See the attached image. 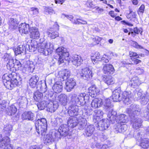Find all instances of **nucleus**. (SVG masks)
<instances>
[{
    "mask_svg": "<svg viewBox=\"0 0 149 149\" xmlns=\"http://www.w3.org/2000/svg\"><path fill=\"white\" fill-rule=\"evenodd\" d=\"M56 52L58 54L59 56L58 59L59 65L63 63L65 58L68 57L69 56V54L67 52L66 49L63 47L58 48L56 50Z\"/></svg>",
    "mask_w": 149,
    "mask_h": 149,
    "instance_id": "nucleus-7",
    "label": "nucleus"
},
{
    "mask_svg": "<svg viewBox=\"0 0 149 149\" xmlns=\"http://www.w3.org/2000/svg\"><path fill=\"white\" fill-rule=\"evenodd\" d=\"M108 114V117L109 118V120L113 123H115L117 118V112L113 110L112 108L109 109Z\"/></svg>",
    "mask_w": 149,
    "mask_h": 149,
    "instance_id": "nucleus-24",
    "label": "nucleus"
},
{
    "mask_svg": "<svg viewBox=\"0 0 149 149\" xmlns=\"http://www.w3.org/2000/svg\"><path fill=\"white\" fill-rule=\"evenodd\" d=\"M103 70L105 74L110 75L113 73L114 68L111 64H106L103 66Z\"/></svg>",
    "mask_w": 149,
    "mask_h": 149,
    "instance_id": "nucleus-21",
    "label": "nucleus"
},
{
    "mask_svg": "<svg viewBox=\"0 0 149 149\" xmlns=\"http://www.w3.org/2000/svg\"><path fill=\"white\" fill-rule=\"evenodd\" d=\"M43 93L39 91H36L33 95V97L34 100L37 102H41L43 99Z\"/></svg>",
    "mask_w": 149,
    "mask_h": 149,
    "instance_id": "nucleus-39",
    "label": "nucleus"
},
{
    "mask_svg": "<svg viewBox=\"0 0 149 149\" xmlns=\"http://www.w3.org/2000/svg\"><path fill=\"white\" fill-rule=\"evenodd\" d=\"M77 122L78 120L76 117L71 116L68 121V127L74 128L77 125Z\"/></svg>",
    "mask_w": 149,
    "mask_h": 149,
    "instance_id": "nucleus-30",
    "label": "nucleus"
},
{
    "mask_svg": "<svg viewBox=\"0 0 149 149\" xmlns=\"http://www.w3.org/2000/svg\"><path fill=\"white\" fill-rule=\"evenodd\" d=\"M31 10L32 11L33 14L35 15H37L39 13V10L37 8H31Z\"/></svg>",
    "mask_w": 149,
    "mask_h": 149,
    "instance_id": "nucleus-63",
    "label": "nucleus"
},
{
    "mask_svg": "<svg viewBox=\"0 0 149 149\" xmlns=\"http://www.w3.org/2000/svg\"><path fill=\"white\" fill-rule=\"evenodd\" d=\"M140 81L137 77L133 78L129 82L130 86L133 88H136L141 84Z\"/></svg>",
    "mask_w": 149,
    "mask_h": 149,
    "instance_id": "nucleus-28",
    "label": "nucleus"
},
{
    "mask_svg": "<svg viewBox=\"0 0 149 149\" xmlns=\"http://www.w3.org/2000/svg\"><path fill=\"white\" fill-rule=\"evenodd\" d=\"M79 111L78 106L76 105L71 104L69 105L68 108V112L71 116H77Z\"/></svg>",
    "mask_w": 149,
    "mask_h": 149,
    "instance_id": "nucleus-13",
    "label": "nucleus"
},
{
    "mask_svg": "<svg viewBox=\"0 0 149 149\" xmlns=\"http://www.w3.org/2000/svg\"><path fill=\"white\" fill-rule=\"evenodd\" d=\"M127 112L131 118L136 117L139 115L141 109L139 106L135 104H132L130 106L129 108L126 110Z\"/></svg>",
    "mask_w": 149,
    "mask_h": 149,
    "instance_id": "nucleus-8",
    "label": "nucleus"
},
{
    "mask_svg": "<svg viewBox=\"0 0 149 149\" xmlns=\"http://www.w3.org/2000/svg\"><path fill=\"white\" fill-rule=\"evenodd\" d=\"M47 124L45 118H38L36 123V127L37 132L39 134L44 135L47 130Z\"/></svg>",
    "mask_w": 149,
    "mask_h": 149,
    "instance_id": "nucleus-4",
    "label": "nucleus"
},
{
    "mask_svg": "<svg viewBox=\"0 0 149 149\" xmlns=\"http://www.w3.org/2000/svg\"><path fill=\"white\" fill-rule=\"evenodd\" d=\"M44 13L46 14L51 15L54 13V10L51 8L45 7L44 8Z\"/></svg>",
    "mask_w": 149,
    "mask_h": 149,
    "instance_id": "nucleus-54",
    "label": "nucleus"
},
{
    "mask_svg": "<svg viewBox=\"0 0 149 149\" xmlns=\"http://www.w3.org/2000/svg\"><path fill=\"white\" fill-rule=\"evenodd\" d=\"M103 104L102 100L101 98H96L93 99L91 103V107L94 108L100 107Z\"/></svg>",
    "mask_w": 149,
    "mask_h": 149,
    "instance_id": "nucleus-31",
    "label": "nucleus"
},
{
    "mask_svg": "<svg viewBox=\"0 0 149 149\" xmlns=\"http://www.w3.org/2000/svg\"><path fill=\"white\" fill-rule=\"evenodd\" d=\"M34 117V113L30 111L25 112L22 115L23 120H33Z\"/></svg>",
    "mask_w": 149,
    "mask_h": 149,
    "instance_id": "nucleus-26",
    "label": "nucleus"
},
{
    "mask_svg": "<svg viewBox=\"0 0 149 149\" xmlns=\"http://www.w3.org/2000/svg\"><path fill=\"white\" fill-rule=\"evenodd\" d=\"M59 74L61 78V80L63 81L68 78L70 76V72L67 69H64L59 72Z\"/></svg>",
    "mask_w": 149,
    "mask_h": 149,
    "instance_id": "nucleus-22",
    "label": "nucleus"
},
{
    "mask_svg": "<svg viewBox=\"0 0 149 149\" xmlns=\"http://www.w3.org/2000/svg\"><path fill=\"white\" fill-rule=\"evenodd\" d=\"M58 107V104L57 103H49L47 106L49 111L52 113L54 112L57 109Z\"/></svg>",
    "mask_w": 149,
    "mask_h": 149,
    "instance_id": "nucleus-41",
    "label": "nucleus"
},
{
    "mask_svg": "<svg viewBox=\"0 0 149 149\" xmlns=\"http://www.w3.org/2000/svg\"><path fill=\"white\" fill-rule=\"evenodd\" d=\"M91 59L93 63L94 64V63H96V61H101L102 58L100 56L99 53L98 52H96L93 56L91 57Z\"/></svg>",
    "mask_w": 149,
    "mask_h": 149,
    "instance_id": "nucleus-46",
    "label": "nucleus"
},
{
    "mask_svg": "<svg viewBox=\"0 0 149 149\" xmlns=\"http://www.w3.org/2000/svg\"><path fill=\"white\" fill-rule=\"evenodd\" d=\"M94 113L95 115L93 116V120L94 123H96L99 120L100 117L102 116L104 113L103 111L100 109L95 110Z\"/></svg>",
    "mask_w": 149,
    "mask_h": 149,
    "instance_id": "nucleus-32",
    "label": "nucleus"
},
{
    "mask_svg": "<svg viewBox=\"0 0 149 149\" xmlns=\"http://www.w3.org/2000/svg\"><path fill=\"white\" fill-rule=\"evenodd\" d=\"M135 72L138 74H143L144 72V70L142 68H137L135 71Z\"/></svg>",
    "mask_w": 149,
    "mask_h": 149,
    "instance_id": "nucleus-60",
    "label": "nucleus"
},
{
    "mask_svg": "<svg viewBox=\"0 0 149 149\" xmlns=\"http://www.w3.org/2000/svg\"><path fill=\"white\" fill-rule=\"evenodd\" d=\"M15 73H7L2 77L3 82L6 87L8 89L12 90L18 84V82L16 78Z\"/></svg>",
    "mask_w": 149,
    "mask_h": 149,
    "instance_id": "nucleus-1",
    "label": "nucleus"
},
{
    "mask_svg": "<svg viewBox=\"0 0 149 149\" xmlns=\"http://www.w3.org/2000/svg\"><path fill=\"white\" fill-rule=\"evenodd\" d=\"M95 130L94 126L93 125H88L84 130V134L86 136H91Z\"/></svg>",
    "mask_w": 149,
    "mask_h": 149,
    "instance_id": "nucleus-25",
    "label": "nucleus"
},
{
    "mask_svg": "<svg viewBox=\"0 0 149 149\" xmlns=\"http://www.w3.org/2000/svg\"><path fill=\"white\" fill-rule=\"evenodd\" d=\"M86 124V119L81 118L79 119L77 122V125L78 128L80 130H83L85 127Z\"/></svg>",
    "mask_w": 149,
    "mask_h": 149,
    "instance_id": "nucleus-36",
    "label": "nucleus"
},
{
    "mask_svg": "<svg viewBox=\"0 0 149 149\" xmlns=\"http://www.w3.org/2000/svg\"><path fill=\"white\" fill-rule=\"evenodd\" d=\"M54 141V137L52 134H49L47 135L45 138L44 142L45 144L48 145Z\"/></svg>",
    "mask_w": 149,
    "mask_h": 149,
    "instance_id": "nucleus-40",
    "label": "nucleus"
},
{
    "mask_svg": "<svg viewBox=\"0 0 149 149\" xmlns=\"http://www.w3.org/2000/svg\"><path fill=\"white\" fill-rule=\"evenodd\" d=\"M66 86L65 88L68 92H70L73 89L76 85L74 80L72 78L68 79L65 83Z\"/></svg>",
    "mask_w": 149,
    "mask_h": 149,
    "instance_id": "nucleus-17",
    "label": "nucleus"
},
{
    "mask_svg": "<svg viewBox=\"0 0 149 149\" xmlns=\"http://www.w3.org/2000/svg\"><path fill=\"white\" fill-rule=\"evenodd\" d=\"M129 55L131 58L130 60V62L127 63V64H137L141 62V61L137 58H139V55L135 52H133L130 51L129 52Z\"/></svg>",
    "mask_w": 149,
    "mask_h": 149,
    "instance_id": "nucleus-11",
    "label": "nucleus"
},
{
    "mask_svg": "<svg viewBox=\"0 0 149 149\" xmlns=\"http://www.w3.org/2000/svg\"><path fill=\"white\" fill-rule=\"evenodd\" d=\"M58 99L60 104L63 106H65L67 103V96L64 94H61L58 97Z\"/></svg>",
    "mask_w": 149,
    "mask_h": 149,
    "instance_id": "nucleus-37",
    "label": "nucleus"
},
{
    "mask_svg": "<svg viewBox=\"0 0 149 149\" xmlns=\"http://www.w3.org/2000/svg\"><path fill=\"white\" fill-rule=\"evenodd\" d=\"M130 13L128 15L127 17H130L129 16H130L131 15H132V18H136V14L135 12H133L132 9L129 8Z\"/></svg>",
    "mask_w": 149,
    "mask_h": 149,
    "instance_id": "nucleus-61",
    "label": "nucleus"
},
{
    "mask_svg": "<svg viewBox=\"0 0 149 149\" xmlns=\"http://www.w3.org/2000/svg\"><path fill=\"white\" fill-rule=\"evenodd\" d=\"M132 119V123L133 128L137 130L140 128L142 125V120L141 119L137 117L131 118Z\"/></svg>",
    "mask_w": 149,
    "mask_h": 149,
    "instance_id": "nucleus-14",
    "label": "nucleus"
},
{
    "mask_svg": "<svg viewBox=\"0 0 149 149\" xmlns=\"http://www.w3.org/2000/svg\"><path fill=\"white\" fill-rule=\"evenodd\" d=\"M97 129L102 131L107 129L110 126L109 120L108 119H102L97 123Z\"/></svg>",
    "mask_w": 149,
    "mask_h": 149,
    "instance_id": "nucleus-10",
    "label": "nucleus"
},
{
    "mask_svg": "<svg viewBox=\"0 0 149 149\" xmlns=\"http://www.w3.org/2000/svg\"><path fill=\"white\" fill-rule=\"evenodd\" d=\"M25 50L24 46L22 45H19L15 49L14 52L15 54L17 55L20 54Z\"/></svg>",
    "mask_w": 149,
    "mask_h": 149,
    "instance_id": "nucleus-42",
    "label": "nucleus"
},
{
    "mask_svg": "<svg viewBox=\"0 0 149 149\" xmlns=\"http://www.w3.org/2000/svg\"><path fill=\"white\" fill-rule=\"evenodd\" d=\"M7 104V102L5 100H1L0 99V114L3 112Z\"/></svg>",
    "mask_w": 149,
    "mask_h": 149,
    "instance_id": "nucleus-48",
    "label": "nucleus"
},
{
    "mask_svg": "<svg viewBox=\"0 0 149 149\" xmlns=\"http://www.w3.org/2000/svg\"><path fill=\"white\" fill-rule=\"evenodd\" d=\"M53 49V45L51 42H44L38 44V52L45 56L51 54Z\"/></svg>",
    "mask_w": 149,
    "mask_h": 149,
    "instance_id": "nucleus-3",
    "label": "nucleus"
},
{
    "mask_svg": "<svg viewBox=\"0 0 149 149\" xmlns=\"http://www.w3.org/2000/svg\"><path fill=\"white\" fill-rule=\"evenodd\" d=\"M31 27H32L31 24L29 25L25 23H22L19 26V30L20 33L27 34L30 30Z\"/></svg>",
    "mask_w": 149,
    "mask_h": 149,
    "instance_id": "nucleus-15",
    "label": "nucleus"
},
{
    "mask_svg": "<svg viewBox=\"0 0 149 149\" xmlns=\"http://www.w3.org/2000/svg\"><path fill=\"white\" fill-rule=\"evenodd\" d=\"M17 110V109L15 106L12 105L8 108L6 111L8 115L12 116L16 113Z\"/></svg>",
    "mask_w": 149,
    "mask_h": 149,
    "instance_id": "nucleus-38",
    "label": "nucleus"
},
{
    "mask_svg": "<svg viewBox=\"0 0 149 149\" xmlns=\"http://www.w3.org/2000/svg\"><path fill=\"white\" fill-rule=\"evenodd\" d=\"M9 28L11 29L17 28L18 26L17 21L16 19L11 18L10 19L8 22Z\"/></svg>",
    "mask_w": 149,
    "mask_h": 149,
    "instance_id": "nucleus-35",
    "label": "nucleus"
},
{
    "mask_svg": "<svg viewBox=\"0 0 149 149\" xmlns=\"http://www.w3.org/2000/svg\"><path fill=\"white\" fill-rule=\"evenodd\" d=\"M115 121L120 123H126L128 121V119L127 116L125 114H121L117 116Z\"/></svg>",
    "mask_w": 149,
    "mask_h": 149,
    "instance_id": "nucleus-34",
    "label": "nucleus"
},
{
    "mask_svg": "<svg viewBox=\"0 0 149 149\" xmlns=\"http://www.w3.org/2000/svg\"><path fill=\"white\" fill-rule=\"evenodd\" d=\"M142 32V31L138 29L137 27H135L133 31H132L131 33L129 32L128 33L129 35L131 33L132 36L133 37H135L136 34H138L139 33L141 34Z\"/></svg>",
    "mask_w": 149,
    "mask_h": 149,
    "instance_id": "nucleus-52",
    "label": "nucleus"
},
{
    "mask_svg": "<svg viewBox=\"0 0 149 149\" xmlns=\"http://www.w3.org/2000/svg\"><path fill=\"white\" fill-rule=\"evenodd\" d=\"M14 64V67L13 68H15L16 70H18L21 66V63L18 60H15Z\"/></svg>",
    "mask_w": 149,
    "mask_h": 149,
    "instance_id": "nucleus-57",
    "label": "nucleus"
},
{
    "mask_svg": "<svg viewBox=\"0 0 149 149\" xmlns=\"http://www.w3.org/2000/svg\"><path fill=\"white\" fill-rule=\"evenodd\" d=\"M104 79L105 82L108 85L113 84L114 83V79L111 76L104 77Z\"/></svg>",
    "mask_w": 149,
    "mask_h": 149,
    "instance_id": "nucleus-47",
    "label": "nucleus"
},
{
    "mask_svg": "<svg viewBox=\"0 0 149 149\" xmlns=\"http://www.w3.org/2000/svg\"><path fill=\"white\" fill-rule=\"evenodd\" d=\"M77 76L85 80H89L92 78V72L89 68L86 67L79 70Z\"/></svg>",
    "mask_w": 149,
    "mask_h": 149,
    "instance_id": "nucleus-6",
    "label": "nucleus"
},
{
    "mask_svg": "<svg viewBox=\"0 0 149 149\" xmlns=\"http://www.w3.org/2000/svg\"><path fill=\"white\" fill-rule=\"evenodd\" d=\"M29 46V50L30 52H32L35 51L38 47V44L36 41H34L32 42L31 45H28Z\"/></svg>",
    "mask_w": 149,
    "mask_h": 149,
    "instance_id": "nucleus-44",
    "label": "nucleus"
},
{
    "mask_svg": "<svg viewBox=\"0 0 149 149\" xmlns=\"http://www.w3.org/2000/svg\"><path fill=\"white\" fill-rule=\"evenodd\" d=\"M62 84V83L61 81L57 82L54 84L52 88L54 91L57 93L61 92L63 87Z\"/></svg>",
    "mask_w": 149,
    "mask_h": 149,
    "instance_id": "nucleus-27",
    "label": "nucleus"
},
{
    "mask_svg": "<svg viewBox=\"0 0 149 149\" xmlns=\"http://www.w3.org/2000/svg\"><path fill=\"white\" fill-rule=\"evenodd\" d=\"M145 6L143 4H142L137 11L138 14L140 15L141 14H143L144 11Z\"/></svg>",
    "mask_w": 149,
    "mask_h": 149,
    "instance_id": "nucleus-59",
    "label": "nucleus"
},
{
    "mask_svg": "<svg viewBox=\"0 0 149 149\" xmlns=\"http://www.w3.org/2000/svg\"><path fill=\"white\" fill-rule=\"evenodd\" d=\"M39 77L35 75L31 77L29 80V84L32 88H35L38 84Z\"/></svg>",
    "mask_w": 149,
    "mask_h": 149,
    "instance_id": "nucleus-33",
    "label": "nucleus"
},
{
    "mask_svg": "<svg viewBox=\"0 0 149 149\" xmlns=\"http://www.w3.org/2000/svg\"><path fill=\"white\" fill-rule=\"evenodd\" d=\"M140 146L144 148H147L149 146V139H144L142 140L140 144Z\"/></svg>",
    "mask_w": 149,
    "mask_h": 149,
    "instance_id": "nucleus-50",
    "label": "nucleus"
},
{
    "mask_svg": "<svg viewBox=\"0 0 149 149\" xmlns=\"http://www.w3.org/2000/svg\"><path fill=\"white\" fill-rule=\"evenodd\" d=\"M139 100L142 104L145 105L149 101V97L145 94Z\"/></svg>",
    "mask_w": 149,
    "mask_h": 149,
    "instance_id": "nucleus-49",
    "label": "nucleus"
},
{
    "mask_svg": "<svg viewBox=\"0 0 149 149\" xmlns=\"http://www.w3.org/2000/svg\"><path fill=\"white\" fill-rule=\"evenodd\" d=\"M111 98H112L114 102L120 101L122 100L121 91L120 87L116 89L113 92V95Z\"/></svg>",
    "mask_w": 149,
    "mask_h": 149,
    "instance_id": "nucleus-12",
    "label": "nucleus"
},
{
    "mask_svg": "<svg viewBox=\"0 0 149 149\" xmlns=\"http://www.w3.org/2000/svg\"><path fill=\"white\" fill-rule=\"evenodd\" d=\"M131 93L130 91H124L123 93H121V97L122 100L125 99V98H127L128 97H131Z\"/></svg>",
    "mask_w": 149,
    "mask_h": 149,
    "instance_id": "nucleus-55",
    "label": "nucleus"
},
{
    "mask_svg": "<svg viewBox=\"0 0 149 149\" xmlns=\"http://www.w3.org/2000/svg\"><path fill=\"white\" fill-rule=\"evenodd\" d=\"M71 61L73 65L78 66L82 63L83 60L80 56L75 55L72 57Z\"/></svg>",
    "mask_w": 149,
    "mask_h": 149,
    "instance_id": "nucleus-29",
    "label": "nucleus"
},
{
    "mask_svg": "<svg viewBox=\"0 0 149 149\" xmlns=\"http://www.w3.org/2000/svg\"><path fill=\"white\" fill-rule=\"evenodd\" d=\"M9 138L7 136L1 137L0 136V148L3 149H13V146L10 143Z\"/></svg>",
    "mask_w": 149,
    "mask_h": 149,
    "instance_id": "nucleus-9",
    "label": "nucleus"
},
{
    "mask_svg": "<svg viewBox=\"0 0 149 149\" xmlns=\"http://www.w3.org/2000/svg\"><path fill=\"white\" fill-rule=\"evenodd\" d=\"M100 92L99 88L95 85H92L88 88L89 95L92 97H95Z\"/></svg>",
    "mask_w": 149,
    "mask_h": 149,
    "instance_id": "nucleus-16",
    "label": "nucleus"
},
{
    "mask_svg": "<svg viewBox=\"0 0 149 149\" xmlns=\"http://www.w3.org/2000/svg\"><path fill=\"white\" fill-rule=\"evenodd\" d=\"M3 58L5 61H8L9 60V59L12 58L10 54L7 53H6L4 54Z\"/></svg>",
    "mask_w": 149,
    "mask_h": 149,
    "instance_id": "nucleus-64",
    "label": "nucleus"
},
{
    "mask_svg": "<svg viewBox=\"0 0 149 149\" xmlns=\"http://www.w3.org/2000/svg\"><path fill=\"white\" fill-rule=\"evenodd\" d=\"M30 36L31 38L38 39L40 37V33L38 29L34 27H31Z\"/></svg>",
    "mask_w": 149,
    "mask_h": 149,
    "instance_id": "nucleus-19",
    "label": "nucleus"
},
{
    "mask_svg": "<svg viewBox=\"0 0 149 149\" xmlns=\"http://www.w3.org/2000/svg\"><path fill=\"white\" fill-rule=\"evenodd\" d=\"M12 129V127L11 125L7 124L4 126L3 129L4 132L6 133H9Z\"/></svg>",
    "mask_w": 149,
    "mask_h": 149,
    "instance_id": "nucleus-56",
    "label": "nucleus"
},
{
    "mask_svg": "<svg viewBox=\"0 0 149 149\" xmlns=\"http://www.w3.org/2000/svg\"><path fill=\"white\" fill-rule=\"evenodd\" d=\"M102 40V38L98 36H96L95 38L92 39L93 41L95 43L94 45L98 44L99 42Z\"/></svg>",
    "mask_w": 149,
    "mask_h": 149,
    "instance_id": "nucleus-62",
    "label": "nucleus"
},
{
    "mask_svg": "<svg viewBox=\"0 0 149 149\" xmlns=\"http://www.w3.org/2000/svg\"><path fill=\"white\" fill-rule=\"evenodd\" d=\"M56 29L51 28L48 33L49 36L52 39H54L58 36V33L57 31L59 30V26L57 24L55 25Z\"/></svg>",
    "mask_w": 149,
    "mask_h": 149,
    "instance_id": "nucleus-23",
    "label": "nucleus"
},
{
    "mask_svg": "<svg viewBox=\"0 0 149 149\" xmlns=\"http://www.w3.org/2000/svg\"><path fill=\"white\" fill-rule=\"evenodd\" d=\"M39 103L37 105L38 109L40 110L44 109L46 107H47V102L45 100H42L39 102Z\"/></svg>",
    "mask_w": 149,
    "mask_h": 149,
    "instance_id": "nucleus-45",
    "label": "nucleus"
},
{
    "mask_svg": "<svg viewBox=\"0 0 149 149\" xmlns=\"http://www.w3.org/2000/svg\"><path fill=\"white\" fill-rule=\"evenodd\" d=\"M122 100L125 104L128 105L131 104L132 102V97H131L125 98V99Z\"/></svg>",
    "mask_w": 149,
    "mask_h": 149,
    "instance_id": "nucleus-58",
    "label": "nucleus"
},
{
    "mask_svg": "<svg viewBox=\"0 0 149 149\" xmlns=\"http://www.w3.org/2000/svg\"><path fill=\"white\" fill-rule=\"evenodd\" d=\"M15 60L12 58L9 59L8 62L7 63L6 66L8 69L11 70V69L14 67Z\"/></svg>",
    "mask_w": 149,
    "mask_h": 149,
    "instance_id": "nucleus-51",
    "label": "nucleus"
},
{
    "mask_svg": "<svg viewBox=\"0 0 149 149\" xmlns=\"http://www.w3.org/2000/svg\"><path fill=\"white\" fill-rule=\"evenodd\" d=\"M116 130L119 132H124L127 129V125L126 124L118 123L114 126Z\"/></svg>",
    "mask_w": 149,
    "mask_h": 149,
    "instance_id": "nucleus-20",
    "label": "nucleus"
},
{
    "mask_svg": "<svg viewBox=\"0 0 149 149\" xmlns=\"http://www.w3.org/2000/svg\"><path fill=\"white\" fill-rule=\"evenodd\" d=\"M113 106L111 104L109 99L105 100V104L104 105V109L106 111H108L109 109L112 108Z\"/></svg>",
    "mask_w": 149,
    "mask_h": 149,
    "instance_id": "nucleus-43",
    "label": "nucleus"
},
{
    "mask_svg": "<svg viewBox=\"0 0 149 149\" xmlns=\"http://www.w3.org/2000/svg\"><path fill=\"white\" fill-rule=\"evenodd\" d=\"M46 84L45 81H40L38 82L37 85V90L42 93H45L47 90Z\"/></svg>",
    "mask_w": 149,
    "mask_h": 149,
    "instance_id": "nucleus-18",
    "label": "nucleus"
},
{
    "mask_svg": "<svg viewBox=\"0 0 149 149\" xmlns=\"http://www.w3.org/2000/svg\"><path fill=\"white\" fill-rule=\"evenodd\" d=\"M89 96L85 93H81L78 96L75 94L71 95V101L74 104L83 105L89 102Z\"/></svg>",
    "mask_w": 149,
    "mask_h": 149,
    "instance_id": "nucleus-2",
    "label": "nucleus"
},
{
    "mask_svg": "<svg viewBox=\"0 0 149 149\" xmlns=\"http://www.w3.org/2000/svg\"><path fill=\"white\" fill-rule=\"evenodd\" d=\"M136 93L135 95V97L137 99V100H139L143 95V91L141 89L136 90Z\"/></svg>",
    "mask_w": 149,
    "mask_h": 149,
    "instance_id": "nucleus-53",
    "label": "nucleus"
},
{
    "mask_svg": "<svg viewBox=\"0 0 149 149\" xmlns=\"http://www.w3.org/2000/svg\"><path fill=\"white\" fill-rule=\"evenodd\" d=\"M69 128L66 124H62L59 127L57 130H54V137L60 138L61 136L64 137L67 136L69 134Z\"/></svg>",
    "mask_w": 149,
    "mask_h": 149,
    "instance_id": "nucleus-5",
    "label": "nucleus"
}]
</instances>
